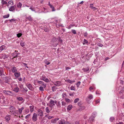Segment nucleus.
I'll return each instance as SVG.
<instances>
[{
	"label": "nucleus",
	"mask_w": 124,
	"mask_h": 124,
	"mask_svg": "<svg viewBox=\"0 0 124 124\" xmlns=\"http://www.w3.org/2000/svg\"><path fill=\"white\" fill-rule=\"evenodd\" d=\"M23 64L24 65V66L26 67L27 68H28V66H27V64L25 63H23Z\"/></svg>",
	"instance_id": "obj_61"
},
{
	"label": "nucleus",
	"mask_w": 124,
	"mask_h": 124,
	"mask_svg": "<svg viewBox=\"0 0 124 124\" xmlns=\"http://www.w3.org/2000/svg\"><path fill=\"white\" fill-rule=\"evenodd\" d=\"M22 6V4L20 2H19L17 4V7L18 8H20Z\"/></svg>",
	"instance_id": "obj_29"
},
{
	"label": "nucleus",
	"mask_w": 124,
	"mask_h": 124,
	"mask_svg": "<svg viewBox=\"0 0 124 124\" xmlns=\"http://www.w3.org/2000/svg\"><path fill=\"white\" fill-rule=\"evenodd\" d=\"M4 70L2 68L0 69V76L2 75H4Z\"/></svg>",
	"instance_id": "obj_10"
},
{
	"label": "nucleus",
	"mask_w": 124,
	"mask_h": 124,
	"mask_svg": "<svg viewBox=\"0 0 124 124\" xmlns=\"http://www.w3.org/2000/svg\"><path fill=\"white\" fill-rule=\"evenodd\" d=\"M81 82L80 81L78 82L76 84V85L78 88L80 85Z\"/></svg>",
	"instance_id": "obj_33"
},
{
	"label": "nucleus",
	"mask_w": 124,
	"mask_h": 124,
	"mask_svg": "<svg viewBox=\"0 0 124 124\" xmlns=\"http://www.w3.org/2000/svg\"><path fill=\"white\" fill-rule=\"evenodd\" d=\"M98 46H99L100 47H102L103 46V45L101 44H98Z\"/></svg>",
	"instance_id": "obj_60"
},
{
	"label": "nucleus",
	"mask_w": 124,
	"mask_h": 124,
	"mask_svg": "<svg viewBox=\"0 0 124 124\" xmlns=\"http://www.w3.org/2000/svg\"><path fill=\"white\" fill-rule=\"evenodd\" d=\"M93 4H90V7L91 8V9H92L93 8Z\"/></svg>",
	"instance_id": "obj_62"
},
{
	"label": "nucleus",
	"mask_w": 124,
	"mask_h": 124,
	"mask_svg": "<svg viewBox=\"0 0 124 124\" xmlns=\"http://www.w3.org/2000/svg\"><path fill=\"white\" fill-rule=\"evenodd\" d=\"M41 86H42L44 88H45L46 87V85L45 84H44L43 83L42 84Z\"/></svg>",
	"instance_id": "obj_46"
},
{
	"label": "nucleus",
	"mask_w": 124,
	"mask_h": 124,
	"mask_svg": "<svg viewBox=\"0 0 124 124\" xmlns=\"http://www.w3.org/2000/svg\"><path fill=\"white\" fill-rule=\"evenodd\" d=\"M20 54L19 53H18L15 54V55L14 56V57L15 58L17 57H18L19 55Z\"/></svg>",
	"instance_id": "obj_43"
},
{
	"label": "nucleus",
	"mask_w": 124,
	"mask_h": 124,
	"mask_svg": "<svg viewBox=\"0 0 124 124\" xmlns=\"http://www.w3.org/2000/svg\"><path fill=\"white\" fill-rule=\"evenodd\" d=\"M1 3L2 4H6L7 3V2L5 1H4V0H1Z\"/></svg>",
	"instance_id": "obj_32"
},
{
	"label": "nucleus",
	"mask_w": 124,
	"mask_h": 124,
	"mask_svg": "<svg viewBox=\"0 0 124 124\" xmlns=\"http://www.w3.org/2000/svg\"><path fill=\"white\" fill-rule=\"evenodd\" d=\"M82 121H76L75 122V124H82L81 123Z\"/></svg>",
	"instance_id": "obj_30"
},
{
	"label": "nucleus",
	"mask_w": 124,
	"mask_h": 124,
	"mask_svg": "<svg viewBox=\"0 0 124 124\" xmlns=\"http://www.w3.org/2000/svg\"><path fill=\"white\" fill-rule=\"evenodd\" d=\"M46 112L47 113H49L50 112V110L47 107L46 108Z\"/></svg>",
	"instance_id": "obj_39"
},
{
	"label": "nucleus",
	"mask_w": 124,
	"mask_h": 124,
	"mask_svg": "<svg viewBox=\"0 0 124 124\" xmlns=\"http://www.w3.org/2000/svg\"><path fill=\"white\" fill-rule=\"evenodd\" d=\"M82 70L86 72L89 70V68L88 67H87L86 68H84L82 69Z\"/></svg>",
	"instance_id": "obj_22"
},
{
	"label": "nucleus",
	"mask_w": 124,
	"mask_h": 124,
	"mask_svg": "<svg viewBox=\"0 0 124 124\" xmlns=\"http://www.w3.org/2000/svg\"><path fill=\"white\" fill-rule=\"evenodd\" d=\"M9 109L10 110H13L14 109H15V108L13 106H12L9 108Z\"/></svg>",
	"instance_id": "obj_45"
},
{
	"label": "nucleus",
	"mask_w": 124,
	"mask_h": 124,
	"mask_svg": "<svg viewBox=\"0 0 124 124\" xmlns=\"http://www.w3.org/2000/svg\"><path fill=\"white\" fill-rule=\"evenodd\" d=\"M16 99L19 101H22L23 100V99L22 97L19 96L16 97Z\"/></svg>",
	"instance_id": "obj_21"
},
{
	"label": "nucleus",
	"mask_w": 124,
	"mask_h": 124,
	"mask_svg": "<svg viewBox=\"0 0 124 124\" xmlns=\"http://www.w3.org/2000/svg\"><path fill=\"white\" fill-rule=\"evenodd\" d=\"M96 114V112H94L92 114V116H93V117H94V118H95Z\"/></svg>",
	"instance_id": "obj_27"
},
{
	"label": "nucleus",
	"mask_w": 124,
	"mask_h": 124,
	"mask_svg": "<svg viewBox=\"0 0 124 124\" xmlns=\"http://www.w3.org/2000/svg\"><path fill=\"white\" fill-rule=\"evenodd\" d=\"M54 84L56 86H59L61 85V82L59 81H58L54 82Z\"/></svg>",
	"instance_id": "obj_7"
},
{
	"label": "nucleus",
	"mask_w": 124,
	"mask_h": 124,
	"mask_svg": "<svg viewBox=\"0 0 124 124\" xmlns=\"http://www.w3.org/2000/svg\"><path fill=\"white\" fill-rule=\"evenodd\" d=\"M56 101H53L51 100L50 101L49 103V105L50 107H52L55 105V104H56Z\"/></svg>",
	"instance_id": "obj_1"
},
{
	"label": "nucleus",
	"mask_w": 124,
	"mask_h": 124,
	"mask_svg": "<svg viewBox=\"0 0 124 124\" xmlns=\"http://www.w3.org/2000/svg\"><path fill=\"white\" fill-rule=\"evenodd\" d=\"M14 75L16 77L18 78L20 76V74L19 72H16L14 73Z\"/></svg>",
	"instance_id": "obj_11"
},
{
	"label": "nucleus",
	"mask_w": 124,
	"mask_h": 124,
	"mask_svg": "<svg viewBox=\"0 0 124 124\" xmlns=\"http://www.w3.org/2000/svg\"><path fill=\"white\" fill-rule=\"evenodd\" d=\"M72 108V106L71 105H70L68 106L67 108V110H70Z\"/></svg>",
	"instance_id": "obj_16"
},
{
	"label": "nucleus",
	"mask_w": 124,
	"mask_h": 124,
	"mask_svg": "<svg viewBox=\"0 0 124 124\" xmlns=\"http://www.w3.org/2000/svg\"><path fill=\"white\" fill-rule=\"evenodd\" d=\"M6 46L4 45H2L0 47V50L2 51L4 50Z\"/></svg>",
	"instance_id": "obj_19"
},
{
	"label": "nucleus",
	"mask_w": 124,
	"mask_h": 124,
	"mask_svg": "<svg viewBox=\"0 0 124 124\" xmlns=\"http://www.w3.org/2000/svg\"><path fill=\"white\" fill-rule=\"evenodd\" d=\"M13 91L16 93L18 92L19 91V88L17 87H16L13 89Z\"/></svg>",
	"instance_id": "obj_18"
},
{
	"label": "nucleus",
	"mask_w": 124,
	"mask_h": 124,
	"mask_svg": "<svg viewBox=\"0 0 124 124\" xmlns=\"http://www.w3.org/2000/svg\"><path fill=\"white\" fill-rule=\"evenodd\" d=\"M15 9L14 7L13 6H11L9 8V10L10 11H13Z\"/></svg>",
	"instance_id": "obj_23"
},
{
	"label": "nucleus",
	"mask_w": 124,
	"mask_h": 124,
	"mask_svg": "<svg viewBox=\"0 0 124 124\" xmlns=\"http://www.w3.org/2000/svg\"><path fill=\"white\" fill-rule=\"evenodd\" d=\"M10 79H8L7 77H6L5 78V81L6 83H8V82H9Z\"/></svg>",
	"instance_id": "obj_25"
},
{
	"label": "nucleus",
	"mask_w": 124,
	"mask_h": 124,
	"mask_svg": "<svg viewBox=\"0 0 124 124\" xmlns=\"http://www.w3.org/2000/svg\"><path fill=\"white\" fill-rule=\"evenodd\" d=\"M24 108L23 107H22L21 108H18V112L20 114H21L22 113V110Z\"/></svg>",
	"instance_id": "obj_17"
},
{
	"label": "nucleus",
	"mask_w": 124,
	"mask_h": 124,
	"mask_svg": "<svg viewBox=\"0 0 124 124\" xmlns=\"http://www.w3.org/2000/svg\"><path fill=\"white\" fill-rule=\"evenodd\" d=\"M31 115L30 114H28V115H27L25 116V118H28Z\"/></svg>",
	"instance_id": "obj_57"
},
{
	"label": "nucleus",
	"mask_w": 124,
	"mask_h": 124,
	"mask_svg": "<svg viewBox=\"0 0 124 124\" xmlns=\"http://www.w3.org/2000/svg\"><path fill=\"white\" fill-rule=\"evenodd\" d=\"M93 98V95L91 94H89L87 97L86 98V100L88 101V99L89 100H91V99H92Z\"/></svg>",
	"instance_id": "obj_5"
},
{
	"label": "nucleus",
	"mask_w": 124,
	"mask_h": 124,
	"mask_svg": "<svg viewBox=\"0 0 124 124\" xmlns=\"http://www.w3.org/2000/svg\"><path fill=\"white\" fill-rule=\"evenodd\" d=\"M79 100V99L78 98H77L75 99L74 101V102L75 103H77Z\"/></svg>",
	"instance_id": "obj_34"
},
{
	"label": "nucleus",
	"mask_w": 124,
	"mask_h": 124,
	"mask_svg": "<svg viewBox=\"0 0 124 124\" xmlns=\"http://www.w3.org/2000/svg\"><path fill=\"white\" fill-rule=\"evenodd\" d=\"M32 120L34 122L36 121L37 120V115L36 113H34L32 117Z\"/></svg>",
	"instance_id": "obj_3"
},
{
	"label": "nucleus",
	"mask_w": 124,
	"mask_h": 124,
	"mask_svg": "<svg viewBox=\"0 0 124 124\" xmlns=\"http://www.w3.org/2000/svg\"><path fill=\"white\" fill-rule=\"evenodd\" d=\"M65 81L67 82L68 83H69L70 84H72L73 83H74L75 82L74 80L71 81L70 79L66 80H65Z\"/></svg>",
	"instance_id": "obj_13"
},
{
	"label": "nucleus",
	"mask_w": 124,
	"mask_h": 124,
	"mask_svg": "<svg viewBox=\"0 0 124 124\" xmlns=\"http://www.w3.org/2000/svg\"><path fill=\"white\" fill-rule=\"evenodd\" d=\"M65 100L66 101L68 102H70V100L68 98H65Z\"/></svg>",
	"instance_id": "obj_42"
},
{
	"label": "nucleus",
	"mask_w": 124,
	"mask_h": 124,
	"mask_svg": "<svg viewBox=\"0 0 124 124\" xmlns=\"http://www.w3.org/2000/svg\"><path fill=\"white\" fill-rule=\"evenodd\" d=\"M62 105L63 106H66V103L65 102L62 101Z\"/></svg>",
	"instance_id": "obj_47"
},
{
	"label": "nucleus",
	"mask_w": 124,
	"mask_h": 124,
	"mask_svg": "<svg viewBox=\"0 0 124 124\" xmlns=\"http://www.w3.org/2000/svg\"><path fill=\"white\" fill-rule=\"evenodd\" d=\"M13 1L12 0L9 1L8 3V7L9 5H12L13 4Z\"/></svg>",
	"instance_id": "obj_28"
},
{
	"label": "nucleus",
	"mask_w": 124,
	"mask_h": 124,
	"mask_svg": "<svg viewBox=\"0 0 124 124\" xmlns=\"http://www.w3.org/2000/svg\"><path fill=\"white\" fill-rule=\"evenodd\" d=\"M31 112H32L34 110V106L33 105L30 106L29 107Z\"/></svg>",
	"instance_id": "obj_8"
},
{
	"label": "nucleus",
	"mask_w": 124,
	"mask_h": 124,
	"mask_svg": "<svg viewBox=\"0 0 124 124\" xmlns=\"http://www.w3.org/2000/svg\"><path fill=\"white\" fill-rule=\"evenodd\" d=\"M37 82L39 84H42L43 83H44L43 81H37Z\"/></svg>",
	"instance_id": "obj_36"
},
{
	"label": "nucleus",
	"mask_w": 124,
	"mask_h": 124,
	"mask_svg": "<svg viewBox=\"0 0 124 124\" xmlns=\"http://www.w3.org/2000/svg\"><path fill=\"white\" fill-rule=\"evenodd\" d=\"M28 19L29 21H31L32 20V18L30 16L28 17Z\"/></svg>",
	"instance_id": "obj_55"
},
{
	"label": "nucleus",
	"mask_w": 124,
	"mask_h": 124,
	"mask_svg": "<svg viewBox=\"0 0 124 124\" xmlns=\"http://www.w3.org/2000/svg\"><path fill=\"white\" fill-rule=\"evenodd\" d=\"M22 35V34L21 33H19L17 34V36L19 38Z\"/></svg>",
	"instance_id": "obj_49"
},
{
	"label": "nucleus",
	"mask_w": 124,
	"mask_h": 124,
	"mask_svg": "<svg viewBox=\"0 0 124 124\" xmlns=\"http://www.w3.org/2000/svg\"><path fill=\"white\" fill-rule=\"evenodd\" d=\"M37 81H36V80H34V84L35 85H37Z\"/></svg>",
	"instance_id": "obj_64"
},
{
	"label": "nucleus",
	"mask_w": 124,
	"mask_h": 124,
	"mask_svg": "<svg viewBox=\"0 0 124 124\" xmlns=\"http://www.w3.org/2000/svg\"><path fill=\"white\" fill-rule=\"evenodd\" d=\"M54 117L53 116H49L48 117V119H50L52 118H54Z\"/></svg>",
	"instance_id": "obj_56"
},
{
	"label": "nucleus",
	"mask_w": 124,
	"mask_h": 124,
	"mask_svg": "<svg viewBox=\"0 0 124 124\" xmlns=\"http://www.w3.org/2000/svg\"><path fill=\"white\" fill-rule=\"evenodd\" d=\"M110 121L111 122H113L115 120V118L113 117H111L109 119Z\"/></svg>",
	"instance_id": "obj_26"
},
{
	"label": "nucleus",
	"mask_w": 124,
	"mask_h": 124,
	"mask_svg": "<svg viewBox=\"0 0 124 124\" xmlns=\"http://www.w3.org/2000/svg\"><path fill=\"white\" fill-rule=\"evenodd\" d=\"M15 110H10V112H11V113L13 114L14 115L16 116V113H15Z\"/></svg>",
	"instance_id": "obj_35"
},
{
	"label": "nucleus",
	"mask_w": 124,
	"mask_h": 124,
	"mask_svg": "<svg viewBox=\"0 0 124 124\" xmlns=\"http://www.w3.org/2000/svg\"><path fill=\"white\" fill-rule=\"evenodd\" d=\"M72 32L74 34H76V31L74 30H72Z\"/></svg>",
	"instance_id": "obj_51"
},
{
	"label": "nucleus",
	"mask_w": 124,
	"mask_h": 124,
	"mask_svg": "<svg viewBox=\"0 0 124 124\" xmlns=\"http://www.w3.org/2000/svg\"><path fill=\"white\" fill-rule=\"evenodd\" d=\"M28 87L30 89V90H31L32 89V85L31 84H29V85H28Z\"/></svg>",
	"instance_id": "obj_48"
},
{
	"label": "nucleus",
	"mask_w": 124,
	"mask_h": 124,
	"mask_svg": "<svg viewBox=\"0 0 124 124\" xmlns=\"http://www.w3.org/2000/svg\"><path fill=\"white\" fill-rule=\"evenodd\" d=\"M41 78L42 80L46 82H48L49 81V80L44 76H43Z\"/></svg>",
	"instance_id": "obj_4"
},
{
	"label": "nucleus",
	"mask_w": 124,
	"mask_h": 124,
	"mask_svg": "<svg viewBox=\"0 0 124 124\" xmlns=\"http://www.w3.org/2000/svg\"><path fill=\"white\" fill-rule=\"evenodd\" d=\"M30 9H31L32 11H35V8H31V7L29 8Z\"/></svg>",
	"instance_id": "obj_54"
},
{
	"label": "nucleus",
	"mask_w": 124,
	"mask_h": 124,
	"mask_svg": "<svg viewBox=\"0 0 124 124\" xmlns=\"http://www.w3.org/2000/svg\"><path fill=\"white\" fill-rule=\"evenodd\" d=\"M74 26V25H70L68 27H67V28L69 29H70L71 27Z\"/></svg>",
	"instance_id": "obj_44"
},
{
	"label": "nucleus",
	"mask_w": 124,
	"mask_h": 124,
	"mask_svg": "<svg viewBox=\"0 0 124 124\" xmlns=\"http://www.w3.org/2000/svg\"><path fill=\"white\" fill-rule=\"evenodd\" d=\"M18 111V110H15V113H16V114L17 115H20V114L19 113Z\"/></svg>",
	"instance_id": "obj_50"
},
{
	"label": "nucleus",
	"mask_w": 124,
	"mask_h": 124,
	"mask_svg": "<svg viewBox=\"0 0 124 124\" xmlns=\"http://www.w3.org/2000/svg\"><path fill=\"white\" fill-rule=\"evenodd\" d=\"M10 116L9 115H8L6 116L5 118V119L7 121H9L10 120Z\"/></svg>",
	"instance_id": "obj_15"
},
{
	"label": "nucleus",
	"mask_w": 124,
	"mask_h": 124,
	"mask_svg": "<svg viewBox=\"0 0 124 124\" xmlns=\"http://www.w3.org/2000/svg\"><path fill=\"white\" fill-rule=\"evenodd\" d=\"M39 114L40 116H42L43 115V113L42 111L40 110L39 109L38 110Z\"/></svg>",
	"instance_id": "obj_9"
},
{
	"label": "nucleus",
	"mask_w": 124,
	"mask_h": 124,
	"mask_svg": "<svg viewBox=\"0 0 124 124\" xmlns=\"http://www.w3.org/2000/svg\"><path fill=\"white\" fill-rule=\"evenodd\" d=\"M9 15L8 14V15H6L5 16H4L3 17L4 18H8L9 17Z\"/></svg>",
	"instance_id": "obj_53"
},
{
	"label": "nucleus",
	"mask_w": 124,
	"mask_h": 124,
	"mask_svg": "<svg viewBox=\"0 0 124 124\" xmlns=\"http://www.w3.org/2000/svg\"><path fill=\"white\" fill-rule=\"evenodd\" d=\"M87 35V32H85L84 34V36L85 37H86Z\"/></svg>",
	"instance_id": "obj_63"
},
{
	"label": "nucleus",
	"mask_w": 124,
	"mask_h": 124,
	"mask_svg": "<svg viewBox=\"0 0 124 124\" xmlns=\"http://www.w3.org/2000/svg\"><path fill=\"white\" fill-rule=\"evenodd\" d=\"M65 121L64 120L61 121L59 123V124H65Z\"/></svg>",
	"instance_id": "obj_37"
},
{
	"label": "nucleus",
	"mask_w": 124,
	"mask_h": 124,
	"mask_svg": "<svg viewBox=\"0 0 124 124\" xmlns=\"http://www.w3.org/2000/svg\"><path fill=\"white\" fill-rule=\"evenodd\" d=\"M84 43H88L87 41L85 39H84Z\"/></svg>",
	"instance_id": "obj_59"
},
{
	"label": "nucleus",
	"mask_w": 124,
	"mask_h": 124,
	"mask_svg": "<svg viewBox=\"0 0 124 124\" xmlns=\"http://www.w3.org/2000/svg\"><path fill=\"white\" fill-rule=\"evenodd\" d=\"M75 88L73 86H71L70 87V89L71 90H75Z\"/></svg>",
	"instance_id": "obj_38"
},
{
	"label": "nucleus",
	"mask_w": 124,
	"mask_h": 124,
	"mask_svg": "<svg viewBox=\"0 0 124 124\" xmlns=\"http://www.w3.org/2000/svg\"><path fill=\"white\" fill-rule=\"evenodd\" d=\"M56 88L55 86H53L52 87V90L53 91H55Z\"/></svg>",
	"instance_id": "obj_52"
},
{
	"label": "nucleus",
	"mask_w": 124,
	"mask_h": 124,
	"mask_svg": "<svg viewBox=\"0 0 124 124\" xmlns=\"http://www.w3.org/2000/svg\"><path fill=\"white\" fill-rule=\"evenodd\" d=\"M49 5L50 6V8H52V11H55L54 7L49 2Z\"/></svg>",
	"instance_id": "obj_14"
},
{
	"label": "nucleus",
	"mask_w": 124,
	"mask_h": 124,
	"mask_svg": "<svg viewBox=\"0 0 124 124\" xmlns=\"http://www.w3.org/2000/svg\"><path fill=\"white\" fill-rule=\"evenodd\" d=\"M94 117H93L92 116H91L90 117V118L89 119V121H90V122H92L93 120H94Z\"/></svg>",
	"instance_id": "obj_20"
},
{
	"label": "nucleus",
	"mask_w": 124,
	"mask_h": 124,
	"mask_svg": "<svg viewBox=\"0 0 124 124\" xmlns=\"http://www.w3.org/2000/svg\"><path fill=\"white\" fill-rule=\"evenodd\" d=\"M25 43L24 42H21L20 43V44L23 47L25 46Z\"/></svg>",
	"instance_id": "obj_31"
},
{
	"label": "nucleus",
	"mask_w": 124,
	"mask_h": 124,
	"mask_svg": "<svg viewBox=\"0 0 124 124\" xmlns=\"http://www.w3.org/2000/svg\"><path fill=\"white\" fill-rule=\"evenodd\" d=\"M12 71L13 72H15L17 71V69L16 67H13L12 69Z\"/></svg>",
	"instance_id": "obj_24"
},
{
	"label": "nucleus",
	"mask_w": 124,
	"mask_h": 124,
	"mask_svg": "<svg viewBox=\"0 0 124 124\" xmlns=\"http://www.w3.org/2000/svg\"><path fill=\"white\" fill-rule=\"evenodd\" d=\"M6 56L5 53H3L0 54V58H4Z\"/></svg>",
	"instance_id": "obj_12"
},
{
	"label": "nucleus",
	"mask_w": 124,
	"mask_h": 124,
	"mask_svg": "<svg viewBox=\"0 0 124 124\" xmlns=\"http://www.w3.org/2000/svg\"><path fill=\"white\" fill-rule=\"evenodd\" d=\"M62 97L63 98H65L67 96L66 94L65 93H63L62 94Z\"/></svg>",
	"instance_id": "obj_41"
},
{
	"label": "nucleus",
	"mask_w": 124,
	"mask_h": 124,
	"mask_svg": "<svg viewBox=\"0 0 124 124\" xmlns=\"http://www.w3.org/2000/svg\"><path fill=\"white\" fill-rule=\"evenodd\" d=\"M44 88L42 86H40L39 88V90L41 91H43L44 90Z\"/></svg>",
	"instance_id": "obj_40"
},
{
	"label": "nucleus",
	"mask_w": 124,
	"mask_h": 124,
	"mask_svg": "<svg viewBox=\"0 0 124 124\" xmlns=\"http://www.w3.org/2000/svg\"><path fill=\"white\" fill-rule=\"evenodd\" d=\"M3 93L7 95L11 96L14 95V94L10 91H3Z\"/></svg>",
	"instance_id": "obj_2"
},
{
	"label": "nucleus",
	"mask_w": 124,
	"mask_h": 124,
	"mask_svg": "<svg viewBox=\"0 0 124 124\" xmlns=\"http://www.w3.org/2000/svg\"><path fill=\"white\" fill-rule=\"evenodd\" d=\"M59 119L58 118H56L54 119H52L51 120V123H56L57 121Z\"/></svg>",
	"instance_id": "obj_6"
},
{
	"label": "nucleus",
	"mask_w": 124,
	"mask_h": 124,
	"mask_svg": "<svg viewBox=\"0 0 124 124\" xmlns=\"http://www.w3.org/2000/svg\"><path fill=\"white\" fill-rule=\"evenodd\" d=\"M65 68L66 70H67L70 69V68L69 67L66 66Z\"/></svg>",
	"instance_id": "obj_58"
}]
</instances>
